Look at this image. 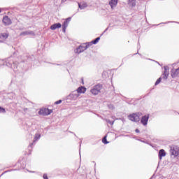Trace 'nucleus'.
I'll return each instance as SVG.
<instances>
[{
	"instance_id": "nucleus-1",
	"label": "nucleus",
	"mask_w": 179,
	"mask_h": 179,
	"mask_svg": "<svg viewBox=\"0 0 179 179\" xmlns=\"http://www.w3.org/2000/svg\"><path fill=\"white\" fill-rule=\"evenodd\" d=\"M13 57H8L5 62L3 60L1 62H3V65H6L8 68H12V69H16L17 68V65H16V63L13 62Z\"/></svg>"
},
{
	"instance_id": "nucleus-2",
	"label": "nucleus",
	"mask_w": 179,
	"mask_h": 179,
	"mask_svg": "<svg viewBox=\"0 0 179 179\" xmlns=\"http://www.w3.org/2000/svg\"><path fill=\"white\" fill-rule=\"evenodd\" d=\"M103 89V84H97L94 85L92 89H91L90 92L94 96H97L99 93H101V90Z\"/></svg>"
},
{
	"instance_id": "nucleus-3",
	"label": "nucleus",
	"mask_w": 179,
	"mask_h": 179,
	"mask_svg": "<svg viewBox=\"0 0 179 179\" xmlns=\"http://www.w3.org/2000/svg\"><path fill=\"white\" fill-rule=\"evenodd\" d=\"M141 115H142V113H136L129 115L128 118L130 121H133L134 122H139V121H141Z\"/></svg>"
},
{
	"instance_id": "nucleus-4",
	"label": "nucleus",
	"mask_w": 179,
	"mask_h": 179,
	"mask_svg": "<svg viewBox=\"0 0 179 179\" xmlns=\"http://www.w3.org/2000/svg\"><path fill=\"white\" fill-rule=\"evenodd\" d=\"M51 113H52V110L48 109V108H45L41 109L38 111V115H50V114H51Z\"/></svg>"
},
{
	"instance_id": "nucleus-5",
	"label": "nucleus",
	"mask_w": 179,
	"mask_h": 179,
	"mask_svg": "<svg viewBox=\"0 0 179 179\" xmlns=\"http://www.w3.org/2000/svg\"><path fill=\"white\" fill-rule=\"evenodd\" d=\"M40 138H41V134H35V137L34 138L33 143L29 144V145L28 146V150H29V152H31V150L33 149V145H34V143H36V142H37V141H38Z\"/></svg>"
},
{
	"instance_id": "nucleus-6",
	"label": "nucleus",
	"mask_w": 179,
	"mask_h": 179,
	"mask_svg": "<svg viewBox=\"0 0 179 179\" xmlns=\"http://www.w3.org/2000/svg\"><path fill=\"white\" fill-rule=\"evenodd\" d=\"M80 94H78L76 91L72 92L68 96L67 99L68 100H77L78 97H79Z\"/></svg>"
},
{
	"instance_id": "nucleus-7",
	"label": "nucleus",
	"mask_w": 179,
	"mask_h": 179,
	"mask_svg": "<svg viewBox=\"0 0 179 179\" xmlns=\"http://www.w3.org/2000/svg\"><path fill=\"white\" fill-rule=\"evenodd\" d=\"M87 50V47L86 46V43H83L76 49L77 54H80L83 52V51H86Z\"/></svg>"
},
{
	"instance_id": "nucleus-8",
	"label": "nucleus",
	"mask_w": 179,
	"mask_h": 179,
	"mask_svg": "<svg viewBox=\"0 0 179 179\" xmlns=\"http://www.w3.org/2000/svg\"><path fill=\"white\" fill-rule=\"evenodd\" d=\"M170 153L173 157H177L179 155V149L177 147H172L170 150Z\"/></svg>"
},
{
	"instance_id": "nucleus-9",
	"label": "nucleus",
	"mask_w": 179,
	"mask_h": 179,
	"mask_svg": "<svg viewBox=\"0 0 179 179\" xmlns=\"http://www.w3.org/2000/svg\"><path fill=\"white\" fill-rule=\"evenodd\" d=\"M148 121H149V114L142 116L141 122L144 126L148 125Z\"/></svg>"
},
{
	"instance_id": "nucleus-10",
	"label": "nucleus",
	"mask_w": 179,
	"mask_h": 179,
	"mask_svg": "<svg viewBox=\"0 0 179 179\" xmlns=\"http://www.w3.org/2000/svg\"><path fill=\"white\" fill-rule=\"evenodd\" d=\"M171 77L174 78H179V67L178 69H173L171 70Z\"/></svg>"
},
{
	"instance_id": "nucleus-11",
	"label": "nucleus",
	"mask_w": 179,
	"mask_h": 179,
	"mask_svg": "<svg viewBox=\"0 0 179 179\" xmlns=\"http://www.w3.org/2000/svg\"><path fill=\"white\" fill-rule=\"evenodd\" d=\"M3 23H4L6 26H9L10 24H12V20L10 18H9V17L5 16L3 18Z\"/></svg>"
},
{
	"instance_id": "nucleus-12",
	"label": "nucleus",
	"mask_w": 179,
	"mask_h": 179,
	"mask_svg": "<svg viewBox=\"0 0 179 179\" xmlns=\"http://www.w3.org/2000/svg\"><path fill=\"white\" fill-rule=\"evenodd\" d=\"M169 69V66H164V71L163 75L162 76V79H164V80L169 79V73L167 72Z\"/></svg>"
},
{
	"instance_id": "nucleus-13",
	"label": "nucleus",
	"mask_w": 179,
	"mask_h": 179,
	"mask_svg": "<svg viewBox=\"0 0 179 179\" xmlns=\"http://www.w3.org/2000/svg\"><path fill=\"white\" fill-rule=\"evenodd\" d=\"M109 5L111 9L117 8V5H118V0H110L109 1Z\"/></svg>"
},
{
	"instance_id": "nucleus-14",
	"label": "nucleus",
	"mask_w": 179,
	"mask_h": 179,
	"mask_svg": "<svg viewBox=\"0 0 179 179\" xmlns=\"http://www.w3.org/2000/svg\"><path fill=\"white\" fill-rule=\"evenodd\" d=\"M9 37V34L6 33H1L0 34V43H3L6 38Z\"/></svg>"
},
{
	"instance_id": "nucleus-15",
	"label": "nucleus",
	"mask_w": 179,
	"mask_h": 179,
	"mask_svg": "<svg viewBox=\"0 0 179 179\" xmlns=\"http://www.w3.org/2000/svg\"><path fill=\"white\" fill-rule=\"evenodd\" d=\"M20 36H36L33 31H25L20 33Z\"/></svg>"
},
{
	"instance_id": "nucleus-16",
	"label": "nucleus",
	"mask_w": 179,
	"mask_h": 179,
	"mask_svg": "<svg viewBox=\"0 0 179 179\" xmlns=\"http://www.w3.org/2000/svg\"><path fill=\"white\" fill-rule=\"evenodd\" d=\"M76 92L78 93V94H82L86 93V88L83 86H80L76 90Z\"/></svg>"
},
{
	"instance_id": "nucleus-17",
	"label": "nucleus",
	"mask_w": 179,
	"mask_h": 179,
	"mask_svg": "<svg viewBox=\"0 0 179 179\" xmlns=\"http://www.w3.org/2000/svg\"><path fill=\"white\" fill-rule=\"evenodd\" d=\"M61 27H62L61 23H55L50 26V30H56V29H61Z\"/></svg>"
},
{
	"instance_id": "nucleus-18",
	"label": "nucleus",
	"mask_w": 179,
	"mask_h": 179,
	"mask_svg": "<svg viewBox=\"0 0 179 179\" xmlns=\"http://www.w3.org/2000/svg\"><path fill=\"white\" fill-rule=\"evenodd\" d=\"M164 156H166V151H164V149H161L159 152V160H162V159H163V157H164Z\"/></svg>"
},
{
	"instance_id": "nucleus-19",
	"label": "nucleus",
	"mask_w": 179,
	"mask_h": 179,
	"mask_svg": "<svg viewBox=\"0 0 179 179\" xmlns=\"http://www.w3.org/2000/svg\"><path fill=\"white\" fill-rule=\"evenodd\" d=\"M78 8L85 9V8H87V3L86 2L78 3Z\"/></svg>"
},
{
	"instance_id": "nucleus-20",
	"label": "nucleus",
	"mask_w": 179,
	"mask_h": 179,
	"mask_svg": "<svg viewBox=\"0 0 179 179\" xmlns=\"http://www.w3.org/2000/svg\"><path fill=\"white\" fill-rule=\"evenodd\" d=\"M128 5L129 6H131V8H134L136 6V1L135 0H129Z\"/></svg>"
},
{
	"instance_id": "nucleus-21",
	"label": "nucleus",
	"mask_w": 179,
	"mask_h": 179,
	"mask_svg": "<svg viewBox=\"0 0 179 179\" xmlns=\"http://www.w3.org/2000/svg\"><path fill=\"white\" fill-rule=\"evenodd\" d=\"M68 21H64L63 24H62V31L63 33H65L66 31V27H68Z\"/></svg>"
},
{
	"instance_id": "nucleus-22",
	"label": "nucleus",
	"mask_w": 179,
	"mask_h": 179,
	"mask_svg": "<svg viewBox=\"0 0 179 179\" xmlns=\"http://www.w3.org/2000/svg\"><path fill=\"white\" fill-rule=\"evenodd\" d=\"M99 41H100V37H97L94 40L92 41V43L93 44H97V43H99Z\"/></svg>"
},
{
	"instance_id": "nucleus-23",
	"label": "nucleus",
	"mask_w": 179,
	"mask_h": 179,
	"mask_svg": "<svg viewBox=\"0 0 179 179\" xmlns=\"http://www.w3.org/2000/svg\"><path fill=\"white\" fill-rule=\"evenodd\" d=\"M6 113V110L4 108L0 106V114H5Z\"/></svg>"
},
{
	"instance_id": "nucleus-24",
	"label": "nucleus",
	"mask_w": 179,
	"mask_h": 179,
	"mask_svg": "<svg viewBox=\"0 0 179 179\" xmlns=\"http://www.w3.org/2000/svg\"><path fill=\"white\" fill-rule=\"evenodd\" d=\"M85 45L87 46V49L89 48L90 47H92V45H93V43L91 42H88L85 43Z\"/></svg>"
},
{
	"instance_id": "nucleus-25",
	"label": "nucleus",
	"mask_w": 179,
	"mask_h": 179,
	"mask_svg": "<svg viewBox=\"0 0 179 179\" xmlns=\"http://www.w3.org/2000/svg\"><path fill=\"white\" fill-rule=\"evenodd\" d=\"M160 82H162V77H159V78L157 80V81L155 82V86H157V85H159V83H160Z\"/></svg>"
},
{
	"instance_id": "nucleus-26",
	"label": "nucleus",
	"mask_w": 179,
	"mask_h": 179,
	"mask_svg": "<svg viewBox=\"0 0 179 179\" xmlns=\"http://www.w3.org/2000/svg\"><path fill=\"white\" fill-rule=\"evenodd\" d=\"M102 142L103 143H104L105 145H107V143H108V141H107V137L105 136L103 139H102Z\"/></svg>"
},
{
	"instance_id": "nucleus-27",
	"label": "nucleus",
	"mask_w": 179,
	"mask_h": 179,
	"mask_svg": "<svg viewBox=\"0 0 179 179\" xmlns=\"http://www.w3.org/2000/svg\"><path fill=\"white\" fill-rule=\"evenodd\" d=\"M167 23H179L178 22H174V21H169V22H166L165 23H164V24H167Z\"/></svg>"
},
{
	"instance_id": "nucleus-28",
	"label": "nucleus",
	"mask_w": 179,
	"mask_h": 179,
	"mask_svg": "<svg viewBox=\"0 0 179 179\" xmlns=\"http://www.w3.org/2000/svg\"><path fill=\"white\" fill-rule=\"evenodd\" d=\"M61 103H62V100H59L55 102V104H61Z\"/></svg>"
},
{
	"instance_id": "nucleus-29",
	"label": "nucleus",
	"mask_w": 179,
	"mask_h": 179,
	"mask_svg": "<svg viewBox=\"0 0 179 179\" xmlns=\"http://www.w3.org/2000/svg\"><path fill=\"white\" fill-rule=\"evenodd\" d=\"M107 122H108V124L110 125H114V121L111 122V120H108Z\"/></svg>"
},
{
	"instance_id": "nucleus-30",
	"label": "nucleus",
	"mask_w": 179,
	"mask_h": 179,
	"mask_svg": "<svg viewBox=\"0 0 179 179\" xmlns=\"http://www.w3.org/2000/svg\"><path fill=\"white\" fill-rule=\"evenodd\" d=\"M71 17H69V18L66 19L65 22H67V23L69 24V22H71Z\"/></svg>"
},
{
	"instance_id": "nucleus-31",
	"label": "nucleus",
	"mask_w": 179,
	"mask_h": 179,
	"mask_svg": "<svg viewBox=\"0 0 179 179\" xmlns=\"http://www.w3.org/2000/svg\"><path fill=\"white\" fill-rule=\"evenodd\" d=\"M43 179H48V176H47V173L43 174Z\"/></svg>"
},
{
	"instance_id": "nucleus-32",
	"label": "nucleus",
	"mask_w": 179,
	"mask_h": 179,
	"mask_svg": "<svg viewBox=\"0 0 179 179\" xmlns=\"http://www.w3.org/2000/svg\"><path fill=\"white\" fill-rule=\"evenodd\" d=\"M10 96H12V97H15V94H13V93H10V94H8Z\"/></svg>"
},
{
	"instance_id": "nucleus-33",
	"label": "nucleus",
	"mask_w": 179,
	"mask_h": 179,
	"mask_svg": "<svg viewBox=\"0 0 179 179\" xmlns=\"http://www.w3.org/2000/svg\"><path fill=\"white\" fill-rule=\"evenodd\" d=\"M107 30H108V27H107L103 32V34H101V36H103V33H106V31H107Z\"/></svg>"
},
{
	"instance_id": "nucleus-34",
	"label": "nucleus",
	"mask_w": 179,
	"mask_h": 179,
	"mask_svg": "<svg viewBox=\"0 0 179 179\" xmlns=\"http://www.w3.org/2000/svg\"><path fill=\"white\" fill-rule=\"evenodd\" d=\"M135 132H136V134H139V129H136L135 130Z\"/></svg>"
},
{
	"instance_id": "nucleus-35",
	"label": "nucleus",
	"mask_w": 179,
	"mask_h": 179,
	"mask_svg": "<svg viewBox=\"0 0 179 179\" xmlns=\"http://www.w3.org/2000/svg\"><path fill=\"white\" fill-rule=\"evenodd\" d=\"M81 80H83V78H81Z\"/></svg>"
},
{
	"instance_id": "nucleus-36",
	"label": "nucleus",
	"mask_w": 179,
	"mask_h": 179,
	"mask_svg": "<svg viewBox=\"0 0 179 179\" xmlns=\"http://www.w3.org/2000/svg\"><path fill=\"white\" fill-rule=\"evenodd\" d=\"M110 107H113V105H110Z\"/></svg>"
},
{
	"instance_id": "nucleus-37",
	"label": "nucleus",
	"mask_w": 179,
	"mask_h": 179,
	"mask_svg": "<svg viewBox=\"0 0 179 179\" xmlns=\"http://www.w3.org/2000/svg\"><path fill=\"white\" fill-rule=\"evenodd\" d=\"M138 55H141V54L138 53Z\"/></svg>"
},
{
	"instance_id": "nucleus-38",
	"label": "nucleus",
	"mask_w": 179,
	"mask_h": 179,
	"mask_svg": "<svg viewBox=\"0 0 179 179\" xmlns=\"http://www.w3.org/2000/svg\"><path fill=\"white\" fill-rule=\"evenodd\" d=\"M138 55H141V54L138 53Z\"/></svg>"
},
{
	"instance_id": "nucleus-39",
	"label": "nucleus",
	"mask_w": 179,
	"mask_h": 179,
	"mask_svg": "<svg viewBox=\"0 0 179 179\" xmlns=\"http://www.w3.org/2000/svg\"><path fill=\"white\" fill-rule=\"evenodd\" d=\"M0 12H1V10H0Z\"/></svg>"
}]
</instances>
